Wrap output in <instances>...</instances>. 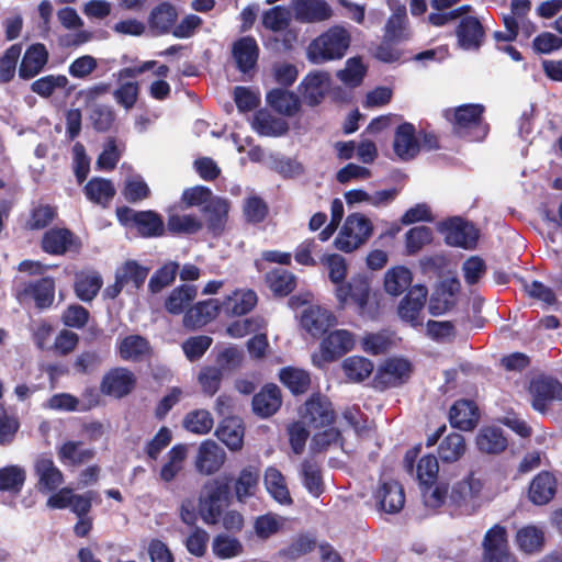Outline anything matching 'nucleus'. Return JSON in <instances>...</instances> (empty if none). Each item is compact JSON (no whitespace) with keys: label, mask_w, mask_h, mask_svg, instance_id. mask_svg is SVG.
<instances>
[{"label":"nucleus","mask_w":562,"mask_h":562,"mask_svg":"<svg viewBox=\"0 0 562 562\" xmlns=\"http://www.w3.org/2000/svg\"><path fill=\"white\" fill-rule=\"evenodd\" d=\"M351 43L349 31L339 24L315 37L306 48V58L313 65L341 59Z\"/></svg>","instance_id":"1"},{"label":"nucleus","mask_w":562,"mask_h":562,"mask_svg":"<svg viewBox=\"0 0 562 562\" xmlns=\"http://www.w3.org/2000/svg\"><path fill=\"white\" fill-rule=\"evenodd\" d=\"M484 106L477 103L462 104L445 111L446 119L452 124L453 132L471 142L483 140L487 125L482 121Z\"/></svg>","instance_id":"2"},{"label":"nucleus","mask_w":562,"mask_h":562,"mask_svg":"<svg viewBox=\"0 0 562 562\" xmlns=\"http://www.w3.org/2000/svg\"><path fill=\"white\" fill-rule=\"evenodd\" d=\"M231 498L228 480L216 477L205 482L199 497V513L203 521L207 525L217 524Z\"/></svg>","instance_id":"3"},{"label":"nucleus","mask_w":562,"mask_h":562,"mask_svg":"<svg viewBox=\"0 0 562 562\" xmlns=\"http://www.w3.org/2000/svg\"><path fill=\"white\" fill-rule=\"evenodd\" d=\"M373 233V224L364 214H349L335 238V247L344 252H352L367 243Z\"/></svg>","instance_id":"4"},{"label":"nucleus","mask_w":562,"mask_h":562,"mask_svg":"<svg viewBox=\"0 0 562 562\" xmlns=\"http://www.w3.org/2000/svg\"><path fill=\"white\" fill-rule=\"evenodd\" d=\"M482 549V562H516L508 548L507 530L499 524L485 532Z\"/></svg>","instance_id":"5"},{"label":"nucleus","mask_w":562,"mask_h":562,"mask_svg":"<svg viewBox=\"0 0 562 562\" xmlns=\"http://www.w3.org/2000/svg\"><path fill=\"white\" fill-rule=\"evenodd\" d=\"M331 90V77L325 70H312L300 82L297 91L308 106L321 104Z\"/></svg>","instance_id":"6"},{"label":"nucleus","mask_w":562,"mask_h":562,"mask_svg":"<svg viewBox=\"0 0 562 562\" xmlns=\"http://www.w3.org/2000/svg\"><path fill=\"white\" fill-rule=\"evenodd\" d=\"M440 231L445 233L448 245L472 249L475 247L479 232L470 223L460 217H452L440 223Z\"/></svg>","instance_id":"7"},{"label":"nucleus","mask_w":562,"mask_h":562,"mask_svg":"<svg viewBox=\"0 0 562 562\" xmlns=\"http://www.w3.org/2000/svg\"><path fill=\"white\" fill-rule=\"evenodd\" d=\"M117 217L123 223H133L144 237L160 236L164 233L161 217L153 211H134L121 207L116 211Z\"/></svg>","instance_id":"8"},{"label":"nucleus","mask_w":562,"mask_h":562,"mask_svg":"<svg viewBox=\"0 0 562 562\" xmlns=\"http://www.w3.org/2000/svg\"><path fill=\"white\" fill-rule=\"evenodd\" d=\"M335 295L341 307H345L348 300H351L358 306L359 313L363 315L370 296L369 280L361 274L352 277L349 282L336 288Z\"/></svg>","instance_id":"9"},{"label":"nucleus","mask_w":562,"mask_h":562,"mask_svg":"<svg viewBox=\"0 0 562 562\" xmlns=\"http://www.w3.org/2000/svg\"><path fill=\"white\" fill-rule=\"evenodd\" d=\"M291 11L294 20L304 24L324 22L333 16V9L325 0H293Z\"/></svg>","instance_id":"10"},{"label":"nucleus","mask_w":562,"mask_h":562,"mask_svg":"<svg viewBox=\"0 0 562 562\" xmlns=\"http://www.w3.org/2000/svg\"><path fill=\"white\" fill-rule=\"evenodd\" d=\"M427 299V289L424 285H414L403 297L397 307V313L403 322L412 327H418L423 324L422 312Z\"/></svg>","instance_id":"11"},{"label":"nucleus","mask_w":562,"mask_h":562,"mask_svg":"<svg viewBox=\"0 0 562 562\" xmlns=\"http://www.w3.org/2000/svg\"><path fill=\"white\" fill-rule=\"evenodd\" d=\"M482 488L483 482L481 479L470 474L452 486L450 499L465 510H473L480 505L479 499Z\"/></svg>","instance_id":"12"},{"label":"nucleus","mask_w":562,"mask_h":562,"mask_svg":"<svg viewBox=\"0 0 562 562\" xmlns=\"http://www.w3.org/2000/svg\"><path fill=\"white\" fill-rule=\"evenodd\" d=\"M532 407L543 413L552 400L562 401V384L553 379L539 378L531 382Z\"/></svg>","instance_id":"13"},{"label":"nucleus","mask_w":562,"mask_h":562,"mask_svg":"<svg viewBox=\"0 0 562 562\" xmlns=\"http://www.w3.org/2000/svg\"><path fill=\"white\" fill-rule=\"evenodd\" d=\"M226 453L216 442L206 440L199 447L195 468L204 475H211L217 472L224 464Z\"/></svg>","instance_id":"14"},{"label":"nucleus","mask_w":562,"mask_h":562,"mask_svg":"<svg viewBox=\"0 0 562 562\" xmlns=\"http://www.w3.org/2000/svg\"><path fill=\"white\" fill-rule=\"evenodd\" d=\"M134 384L135 376L130 370L115 368L103 376L101 391L105 395L121 398L132 391Z\"/></svg>","instance_id":"15"},{"label":"nucleus","mask_w":562,"mask_h":562,"mask_svg":"<svg viewBox=\"0 0 562 562\" xmlns=\"http://www.w3.org/2000/svg\"><path fill=\"white\" fill-rule=\"evenodd\" d=\"M34 471L37 476V488L42 493L55 492L64 483L61 471L50 458L38 457L34 464Z\"/></svg>","instance_id":"16"},{"label":"nucleus","mask_w":562,"mask_h":562,"mask_svg":"<svg viewBox=\"0 0 562 562\" xmlns=\"http://www.w3.org/2000/svg\"><path fill=\"white\" fill-rule=\"evenodd\" d=\"M393 149L403 161H408L417 156L420 146L416 138V128L411 123L401 124L394 134Z\"/></svg>","instance_id":"17"},{"label":"nucleus","mask_w":562,"mask_h":562,"mask_svg":"<svg viewBox=\"0 0 562 562\" xmlns=\"http://www.w3.org/2000/svg\"><path fill=\"white\" fill-rule=\"evenodd\" d=\"M48 63V50L42 43L27 47L19 66V77L29 80L36 77Z\"/></svg>","instance_id":"18"},{"label":"nucleus","mask_w":562,"mask_h":562,"mask_svg":"<svg viewBox=\"0 0 562 562\" xmlns=\"http://www.w3.org/2000/svg\"><path fill=\"white\" fill-rule=\"evenodd\" d=\"M374 496L379 508L387 514L398 513L405 504L404 490L393 480L382 482Z\"/></svg>","instance_id":"19"},{"label":"nucleus","mask_w":562,"mask_h":562,"mask_svg":"<svg viewBox=\"0 0 562 562\" xmlns=\"http://www.w3.org/2000/svg\"><path fill=\"white\" fill-rule=\"evenodd\" d=\"M355 346L353 335L346 329L329 333L322 341V356L326 361H333L349 352Z\"/></svg>","instance_id":"20"},{"label":"nucleus","mask_w":562,"mask_h":562,"mask_svg":"<svg viewBox=\"0 0 562 562\" xmlns=\"http://www.w3.org/2000/svg\"><path fill=\"white\" fill-rule=\"evenodd\" d=\"M456 35L459 47L464 50H476L482 45L484 30L476 18L465 16L461 19Z\"/></svg>","instance_id":"21"},{"label":"nucleus","mask_w":562,"mask_h":562,"mask_svg":"<svg viewBox=\"0 0 562 562\" xmlns=\"http://www.w3.org/2000/svg\"><path fill=\"white\" fill-rule=\"evenodd\" d=\"M460 291V282L456 278L441 281L430 296L429 311L432 315H440L450 310L454 297Z\"/></svg>","instance_id":"22"},{"label":"nucleus","mask_w":562,"mask_h":562,"mask_svg":"<svg viewBox=\"0 0 562 562\" xmlns=\"http://www.w3.org/2000/svg\"><path fill=\"white\" fill-rule=\"evenodd\" d=\"M333 314L321 306L310 305L303 310L300 318L301 326L312 336L324 334L334 322Z\"/></svg>","instance_id":"23"},{"label":"nucleus","mask_w":562,"mask_h":562,"mask_svg":"<svg viewBox=\"0 0 562 562\" xmlns=\"http://www.w3.org/2000/svg\"><path fill=\"white\" fill-rule=\"evenodd\" d=\"M411 372V363L402 358L386 360L378 370V383L384 386H397L404 383Z\"/></svg>","instance_id":"24"},{"label":"nucleus","mask_w":562,"mask_h":562,"mask_svg":"<svg viewBox=\"0 0 562 562\" xmlns=\"http://www.w3.org/2000/svg\"><path fill=\"white\" fill-rule=\"evenodd\" d=\"M233 58L238 70L246 74L255 68L259 56V47L251 36H244L233 45Z\"/></svg>","instance_id":"25"},{"label":"nucleus","mask_w":562,"mask_h":562,"mask_svg":"<svg viewBox=\"0 0 562 562\" xmlns=\"http://www.w3.org/2000/svg\"><path fill=\"white\" fill-rule=\"evenodd\" d=\"M257 304V294L252 290H236L221 302V311L227 316H241Z\"/></svg>","instance_id":"26"},{"label":"nucleus","mask_w":562,"mask_h":562,"mask_svg":"<svg viewBox=\"0 0 562 562\" xmlns=\"http://www.w3.org/2000/svg\"><path fill=\"white\" fill-rule=\"evenodd\" d=\"M449 420L453 428L472 430L479 422L477 407L472 401L459 400L450 408Z\"/></svg>","instance_id":"27"},{"label":"nucleus","mask_w":562,"mask_h":562,"mask_svg":"<svg viewBox=\"0 0 562 562\" xmlns=\"http://www.w3.org/2000/svg\"><path fill=\"white\" fill-rule=\"evenodd\" d=\"M218 313H222L218 300L209 299L189 308L184 314L183 323L186 327H201L213 321Z\"/></svg>","instance_id":"28"},{"label":"nucleus","mask_w":562,"mask_h":562,"mask_svg":"<svg viewBox=\"0 0 562 562\" xmlns=\"http://www.w3.org/2000/svg\"><path fill=\"white\" fill-rule=\"evenodd\" d=\"M304 423L313 428L329 426L335 418L334 411L328 401L321 397H312L305 404Z\"/></svg>","instance_id":"29"},{"label":"nucleus","mask_w":562,"mask_h":562,"mask_svg":"<svg viewBox=\"0 0 562 562\" xmlns=\"http://www.w3.org/2000/svg\"><path fill=\"white\" fill-rule=\"evenodd\" d=\"M281 392L274 384L266 385L252 398V409L260 417L273 415L281 406Z\"/></svg>","instance_id":"30"},{"label":"nucleus","mask_w":562,"mask_h":562,"mask_svg":"<svg viewBox=\"0 0 562 562\" xmlns=\"http://www.w3.org/2000/svg\"><path fill=\"white\" fill-rule=\"evenodd\" d=\"M557 492L555 477L549 472H540L530 483L529 498L536 505H546Z\"/></svg>","instance_id":"31"},{"label":"nucleus","mask_w":562,"mask_h":562,"mask_svg":"<svg viewBox=\"0 0 562 562\" xmlns=\"http://www.w3.org/2000/svg\"><path fill=\"white\" fill-rule=\"evenodd\" d=\"M76 238L67 228H52L42 239V248L50 255H63L75 245Z\"/></svg>","instance_id":"32"},{"label":"nucleus","mask_w":562,"mask_h":562,"mask_svg":"<svg viewBox=\"0 0 562 562\" xmlns=\"http://www.w3.org/2000/svg\"><path fill=\"white\" fill-rule=\"evenodd\" d=\"M393 13L389 18L385 30L384 38L386 42H402L409 37L407 27V13L405 5L398 4L396 8L391 5Z\"/></svg>","instance_id":"33"},{"label":"nucleus","mask_w":562,"mask_h":562,"mask_svg":"<svg viewBox=\"0 0 562 562\" xmlns=\"http://www.w3.org/2000/svg\"><path fill=\"white\" fill-rule=\"evenodd\" d=\"M215 435L231 450H238L244 439L243 423L237 417H226L218 425Z\"/></svg>","instance_id":"34"},{"label":"nucleus","mask_w":562,"mask_h":562,"mask_svg":"<svg viewBox=\"0 0 562 562\" xmlns=\"http://www.w3.org/2000/svg\"><path fill=\"white\" fill-rule=\"evenodd\" d=\"M260 472L256 467H245L238 474L234 483L235 496L238 502L245 503L256 494L258 488Z\"/></svg>","instance_id":"35"},{"label":"nucleus","mask_w":562,"mask_h":562,"mask_svg":"<svg viewBox=\"0 0 562 562\" xmlns=\"http://www.w3.org/2000/svg\"><path fill=\"white\" fill-rule=\"evenodd\" d=\"M252 127L262 136L278 137L288 132L289 124L281 117L273 116L265 111H259L254 116Z\"/></svg>","instance_id":"36"},{"label":"nucleus","mask_w":562,"mask_h":562,"mask_svg":"<svg viewBox=\"0 0 562 562\" xmlns=\"http://www.w3.org/2000/svg\"><path fill=\"white\" fill-rule=\"evenodd\" d=\"M187 459V447L184 445L173 446L167 453V461L159 471V479L164 483L172 482L183 470Z\"/></svg>","instance_id":"37"},{"label":"nucleus","mask_w":562,"mask_h":562,"mask_svg":"<svg viewBox=\"0 0 562 562\" xmlns=\"http://www.w3.org/2000/svg\"><path fill=\"white\" fill-rule=\"evenodd\" d=\"M268 104L277 112L292 116L300 110V98L291 91L278 88L267 93Z\"/></svg>","instance_id":"38"},{"label":"nucleus","mask_w":562,"mask_h":562,"mask_svg":"<svg viewBox=\"0 0 562 562\" xmlns=\"http://www.w3.org/2000/svg\"><path fill=\"white\" fill-rule=\"evenodd\" d=\"M229 205L227 200L215 196L212 201L206 203L203 207V213L207 218V228L214 234L218 235L224 229Z\"/></svg>","instance_id":"39"},{"label":"nucleus","mask_w":562,"mask_h":562,"mask_svg":"<svg viewBox=\"0 0 562 562\" xmlns=\"http://www.w3.org/2000/svg\"><path fill=\"white\" fill-rule=\"evenodd\" d=\"M477 449L488 454H496L507 447V439L498 427H484L476 436Z\"/></svg>","instance_id":"40"},{"label":"nucleus","mask_w":562,"mask_h":562,"mask_svg":"<svg viewBox=\"0 0 562 562\" xmlns=\"http://www.w3.org/2000/svg\"><path fill=\"white\" fill-rule=\"evenodd\" d=\"M58 459L66 465H79L90 461L94 451L85 447L81 441H66L57 451Z\"/></svg>","instance_id":"41"},{"label":"nucleus","mask_w":562,"mask_h":562,"mask_svg":"<svg viewBox=\"0 0 562 562\" xmlns=\"http://www.w3.org/2000/svg\"><path fill=\"white\" fill-rule=\"evenodd\" d=\"M103 284L102 277L95 271L81 272L76 277L75 292L85 302L92 301Z\"/></svg>","instance_id":"42"},{"label":"nucleus","mask_w":562,"mask_h":562,"mask_svg":"<svg viewBox=\"0 0 562 562\" xmlns=\"http://www.w3.org/2000/svg\"><path fill=\"white\" fill-rule=\"evenodd\" d=\"M516 542L518 548L525 553L538 552L543 547L544 532L537 526H525L517 531Z\"/></svg>","instance_id":"43"},{"label":"nucleus","mask_w":562,"mask_h":562,"mask_svg":"<svg viewBox=\"0 0 562 562\" xmlns=\"http://www.w3.org/2000/svg\"><path fill=\"white\" fill-rule=\"evenodd\" d=\"M265 485L268 493L280 504H291L292 498L282 473L276 468H268L265 473Z\"/></svg>","instance_id":"44"},{"label":"nucleus","mask_w":562,"mask_h":562,"mask_svg":"<svg viewBox=\"0 0 562 562\" xmlns=\"http://www.w3.org/2000/svg\"><path fill=\"white\" fill-rule=\"evenodd\" d=\"M85 193L91 202L105 206L114 196L115 189L110 180L92 178L86 184Z\"/></svg>","instance_id":"45"},{"label":"nucleus","mask_w":562,"mask_h":562,"mask_svg":"<svg viewBox=\"0 0 562 562\" xmlns=\"http://www.w3.org/2000/svg\"><path fill=\"white\" fill-rule=\"evenodd\" d=\"M341 367L346 378L351 382H362L371 375L374 368L372 361L360 356L346 358Z\"/></svg>","instance_id":"46"},{"label":"nucleus","mask_w":562,"mask_h":562,"mask_svg":"<svg viewBox=\"0 0 562 562\" xmlns=\"http://www.w3.org/2000/svg\"><path fill=\"white\" fill-rule=\"evenodd\" d=\"M196 296V286L182 284L171 291L165 302L166 310L171 314H180Z\"/></svg>","instance_id":"47"},{"label":"nucleus","mask_w":562,"mask_h":562,"mask_svg":"<svg viewBox=\"0 0 562 562\" xmlns=\"http://www.w3.org/2000/svg\"><path fill=\"white\" fill-rule=\"evenodd\" d=\"M266 282L274 294L284 296L294 290L295 276L283 268H276L267 273Z\"/></svg>","instance_id":"48"},{"label":"nucleus","mask_w":562,"mask_h":562,"mask_svg":"<svg viewBox=\"0 0 562 562\" xmlns=\"http://www.w3.org/2000/svg\"><path fill=\"white\" fill-rule=\"evenodd\" d=\"M119 352L123 360L137 361L149 352V345L144 337L131 335L122 339Z\"/></svg>","instance_id":"49"},{"label":"nucleus","mask_w":562,"mask_h":562,"mask_svg":"<svg viewBox=\"0 0 562 562\" xmlns=\"http://www.w3.org/2000/svg\"><path fill=\"white\" fill-rule=\"evenodd\" d=\"M412 283V273L405 267L390 269L384 277V289L393 296L401 295Z\"/></svg>","instance_id":"50"},{"label":"nucleus","mask_w":562,"mask_h":562,"mask_svg":"<svg viewBox=\"0 0 562 562\" xmlns=\"http://www.w3.org/2000/svg\"><path fill=\"white\" fill-rule=\"evenodd\" d=\"M25 292L31 295L37 307L45 308L52 305L55 297V282L52 278H43L29 284Z\"/></svg>","instance_id":"51"},{"label":"nucleus","mask_w":562,"mask_h":562,"mask_svg":"<svg viewBox=\"0 0 562 562\" xmlns=\"http://www.w3.org/2000/svg\"><path fill=\"white\" fill-rule=\"evenodd\" d=\"M149 269L138 265L134 260L126 261L121 268L116 270L117 278L123 280L126 286L131 290H138L145 282Z\"/></svg>","instance_id":"52"},{"label":"nucleus","mask_w":562,"mask_h":562,"mask_svg":"<svg viewBox=\"0 0 562 562\" xmlns=\"http://www.w3.org/2000/svg\"><path fill=\"white\" fill-rule=\"evenodd\" d=\"M465 452V441L460 434L448 435L438 447V456L442 462H456Z\"/></svg>","instance_id":"53"},{"label":"nucleus","mask_w":562,"mask_h":562,"mask_svg":"<svg viewBox=\"0 0 562 562\" xmlns=\"http://www.w3.org/2000/svg\"><path fill=\"white\" fill-rule=\"evenodd\" d=\"M68 78L65 75H47L34 80L31 83V91L41 98H49L57 90L66 89Z\"/></svg>","instance_id":"54"},{"label":"nucleus","mask_w":562,"mask_h":562,"mask_svg":"<svg viewBox=\"0 0 562 562\" xmlns=\"http://www.w3.org/2000/svg\"><path fill=\"white\" fill-rule=\"evenodd\" d=\"M279 376L281 382L294 394L306 392L311 382L306 371L292 367L283 368Z\"/></svg>","instance_id":"55"},{"label":"nucleus","mask_w":562,"mask_h":562,"mask_svg":"<svg viewBox=\"0 0 562 562\" xmlns=\"http://www.w3.org/2000/svg\"><path fill=\"white\" fill-rule=\"evenodd\" d=\"M367 72V68L363 65L360 57H351L347 59L344 69L337 72L338 79L347 87L359 86Z\"/></svg>","instance_id":"56"},{"label":"nucleus","mask_w":562,"mask_h":562,"mask_svg":"<svg viewBox=\"0 0 562 562\" xmlns=\"http://www.w3.org/2000/svg\"><path fill=\"white\" fill-rule=\"evenodd\" d=\"M21 53L22 44H13L0 57V83H8L14 78Z\"/></svg>","instance_id":"57"},{"label":"nucleus","mask_w":562,"mask_h":562,"mask_svg":"<svg viewBox=\"0 0 562 562\" xmlns=\"http://www.w3.org/2000/svg\"><path fill=\"white\" fill-rule=\"evenodd\" d=\"M25 471L19 465L0 469V491L19 493L25 482Z\"/></svg>","instance_id":"58"},{"label":"nucleus","mask_w":562,"mask_h":562,"mask_svg":"<svg viewBox=\"0 0 562 562\" xmlns=\"http://www.w3.org/2000/svg\"><path fill=\"white\" fill-rule=\"evenodd\" d=\"M177 18L175 8L169 3H162L156 7L149 18L150 27L159 33L168 32Z\"/></svg>","instance_id":"59"},{"label":"nucleus","mask_w":562,"mask_h":562,"mask_svg":"<svg viewBox=\"0 0 562 562\" xmlns=\"http://www.w3.org/2000/svg\"><path fill=\"white\" fill-rule=\"evenodd\" d=\"M167 228L175 234H195L202 228V222L191 214H173L168 217Z\"/></svg>","instance_id":"60"},{"label":"nucleus","mask_w":562,"mask_h":562,"mask_svg":"<svg viewBox=\"0 0 562 562\" xmlns=\"http://www.w3.org/2000/svg\"><path fill=\"white\" fill-rule=\"evenodd\" d=\"M213 418L209 411L205 409H196L194 412L189 413L184 420V428L193 434L205 435L213 427Z\"/></svg>","instance_id":"61"},{"label":"nucleus","mask_w":562,"mask_h":562,"mask_svg":"<svg viewBox=\"0 0 562 562\" xmlns=\"http://www.w3.org/2000/svg\"><path fill=\"white\" fill-rule=\"evenodd\" d=\"M179 265L175 261L167 262L158 269L150 278L148 288L151 293H158L168 286L176 279Z\"/></svg>","instance_id":"62"},{"label":"nucleus","mask_w":562,"mask_h":562,"mask_svg":"<svg viewBox=\"0 0 562 562\" xmlns=\"http://www.w3.org/2000/svg\"><path fill=\"white\" fill-rule=\"evenodd\" d=\"M291 12L281 5H276L267 10L262 15V24L266 29L273 32H280L290 24Z\"/></svg>","instance_id":"63"},{"label":"nucleus","mask_w":562,"mask_h":562,"mask_svg":"<svg viewBox=\"0 0 562 562\" xmlns=\"http://www.w3.org/2000/svg\"><path fill=\"white\" fill-rule=\"evenodd\" d=\"M303 484L313 496H319L323 493V482L319 467L313 461H304L301 469Z\"/></svg>","instance_id":"64"}]
</instances>
